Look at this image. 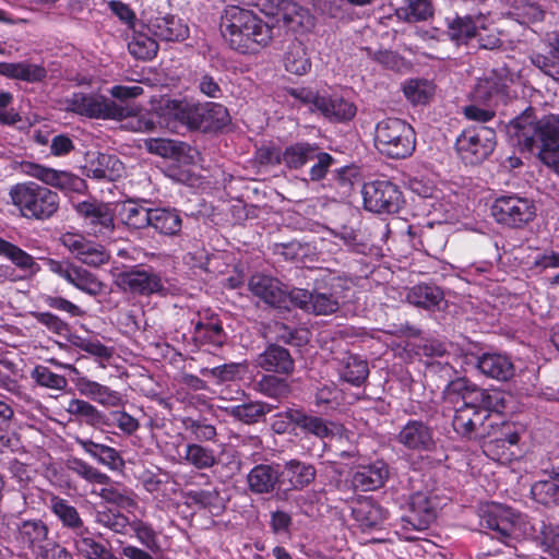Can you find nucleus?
Wrapping results in <instances>:
<instances>
[{
	"mask_svg": "<svg viewBox=\"0 0 559 559\" xmlns=\"http://www.w3.org/2000/svg\"><path fill=\"white\" fill-rule=\"evenodd\" d=\"M509 132L522 150H538L540 160L559 171V117L536 120L532 110L513 119Z\"/></svg>",
	"mask_w": 559,
	"mask_h": 559,
	"instance_id": "nucleus-1",
	"label": "nucleus"
},
{
	"mask_svg": "<svg viewBox=\"0 0 559 559\" xmlns=\"http://www.w3.org/2000/svg\"><path fill=\"white\" fill-rule=\"evenodd\" d=\"M222 34L228 46L242 55H255L273 39V26L253 11L228 5L222 16Z\"/></svg>",
	"mask_w": 559,
	"mask_h": 559,
	"instance_id": "nucleus-2",
	"label": "nucleus"
},
{
	"mask_svg": "<svg viewBox=\"0 0 559 559\" xmlns=\"http://www.w3.org/2000/svg\"><path fill=\"white\" fill-rule=\"evenodd\" d=\"M10 198L24 217L39 221L53 216L60 202L57 192L33 181L13 186Z\"/></svg>",
	"mask_w": 559,
	"mask_h": 559,
	"instance_id": "nucleus-3",
	"label": "nucleus"
},
{
	"mask_svg": "<svg viewBox=\"0 0 559 559\" xmlns=\"http://www.w3.org/2000/svg\"><path fill=\"white\" fill-rule=\"evenodd\" d=\"M374 145L381 154L390 158H406L415 151L416 134L406 121L400 118H386L376 126Z\"/></svg>",
	"mask_w": 559,
	"mask_h": 559,
	"instance_id": "nucleus-4",
	"label": "nucleus"
},
{
	"mask_svg": "<svg viewBox=\"0 0 559 559\" xmlns=\"http://www.w3.org/2000/svg\"><path fill=\"white\" fill-rule=\"evenodd\" d=\"M444 394L451 402L462 400L461 407H471L477 411L485 409L488 417L490 413H502L506 408V399L502 392L481 389L466 378H457L449 382L444 389Z\"/></svg>",
	"mask_w": 559,
	"mask_h": 559,
	"instance_id": "nucleus-5",
	"label": "nucleus"
},
{
	"mask_svg": "<svg viewBox=\"0 0 559 559\" xmlns=\"http://www.w3.org/2000/svg\"><path fill=\"white\" fill-rule=\"evenodd\" d=\"M68 111L92 119L121 120L130 115L132 109L122 107L115 100L98 94L73 93L63 102Z\"/></svg>",
	"mask_w": 559,
	"mask_h": 559,
	"instance_id": "nucleus-6",
	"label": "nucleus"
},
{
	"mask_svg": "<svg viewBox=\"0 0 559 559\" xmlns=\"http://www.w3.org/2000/svg\"><path fill=\"white\" fill-rule=\"evenodd\" d=\"M495 221L504 227L522 229L536 217V205L533 200L519 194H502L495 199L491 207Z\"/></svg>",
	"mask_w": 559,
	"mask_h": 559,
	"instance_id": "nucleus-7",
	"label": "nucleus"
},
{
	"mask_svg": "<svg viewBox=\"0 0 559 559\" xmlns=\"http://www.w3.org/2000/svg\"><path fill=\"white\" fill-rule=\"evenodd\" d=\"M496 133L489 128L466 129L455 141L459 158L465 165H479L493 152Z\"/></svg>",
	"mask_w": 559,
	"mask_h": 559,
	"instance_id": "nucleus-8",
	"label": "nucleus"
},
{
	"mask_svg": "<svg viewBox=\"0 0 559 559\" xmlns=\"http://www.w3.org/2000/svg\"><path fill=\"white\" fill-rule=\"evenodd\" d=\"M361 194L365 209L377 214L397 213L404 204V197L399 186L386 179L366 182Z\"/></svg>",
	"mask_w": 559,
	"mask_h": 559,
	"instance_id": "nucleus-9",
	"label": "nucleus"
},
{
	"mask_svg": "<svg viewBox=\"0 0 559 559\" xmlns=\"http://www.w3.org/2000/svg\"><path fill=\"white\" fill-rule=\"evenodd\" d=\"M23 170L26 175L64 193L75 192L83 194L87 190L85 180L69 171L57 170L36 163H25Z\"/></svg>",
	"mask_w": 559,
	"mask_h": 559,
	"instance_id": "nucleus-10",
	"label": "nucleus"
},
{
	"mask_svg": "<svg viewBox=\"0 0 559 559\" xmlns=\"http://www.w3.org/2000/svg\"><path fill=\"white\" fill-rule=\"evenodd\" d=\"M340 292H310L302 288H293L289 292L290 305L307 312L326 316L338 310L341 305Z\"/></svg>",
	"mask_w": 559,
	"mask_h": 559,
	"instance_id": "nucleus-11",
	"label": "nucleus"
},
{
	"mask_svg": "<svg viewBox=\"0 0 559 559\" xmlns=\"http://www.w3.org/2000/svg\"><path fill=\"white\" fill-rule=\"evenodd\" d=\"M61 245L80 262L98 267L108 263L110 255L106 249L82 234L64 233L60 237Z\"/></svg>",
	"mask_w": 559,
	"mask_h": 559,
	"instance_id": "nucleus-12",
	"label": "nucleus"
},
{
	"mask_svg": "<svg viewBox=\"0 0 559 559\" xmlns=\"http://www.w3.org/2000/svg\"><path fill=\"white\" fill-rule=\"evenodd\" d=\"M78 215L94 236H107L115 228L114 213L108 203L86 200L73 204Z\"/></svg>",
	"mask_w": 559,
	"mask_h": 559,
	"instance_id": "nucleus-13",
	"label": "nucleus"
},
{
	"mask_svg": "<svg viewBox=\"0 0 559 559\" xmlns=\"http://www.w3.org/2000/svg\"><path fill=\"white\" fill-rule=\"evenodd\" d=\"M395 441L412 452H431L436 448L433 429L425 421L411 419L395 436Z\"/></svg>",
	"mask_w": 559,
	"mask_h": 559,
	"instance_id": "nucleus-14",
	"label": "nucleus"
},
{
	"mask_svg": "<svg viewBox=\"0 0 559 559\" xmlns=\"http://www.w3.org/2000/svg\"><path fill=\"white\" fill-rule=\"evenodd\" d=\"M437 516L433 501L421 492L411 497L408 513L401 519L402 530L423 532L427 530Z\"/></svg>",
	"mask_w": 559,
	"mask_h": 559,
	"instance_id": "nucleus-15",
	"label": "nucleus"
},
{
	"mask_svg": "<svg viewBox=\"0 0 559 559\" xmlns=\"http://www.w3.org/2000/svg\"><path fill=\"white\" fill-rule=\"evenodd\" d=\"M116 284L124 292L148 296L164 289L158 274L150 270L132 269L120 272Z\"/></svg>",
	"mask_w": 559,
	"mask_h": 559,
	"instance_id": "nucleus-16",
	"label": "nucleus"
},
{
	"mask_svg": "<svg viewBox=\"0 0 559 559\" xmlns=\"http://www.w3.org/2000/svg\"><path fill=\"white\" fill-rule=\"evenodd\" d=\"M522 515L511 508L493 506L481 519V524L495 532V537L503 543L514 535Z\"/></svg>",
	"mask_w": 559,
	"mask_h": 559,
	"instance_id": "nucleus-17",
	"label": "nucleus"
},
{
	"mask_svg": "<svg viewBox=\"0 0 559 559\" xmlns=\"http://www.w3.org/2000/svg\"><path fill=\"white\" fill-rule=\"evenodd\" d=\"M248 286L254 296L270 306L288 308L290 305L289 292L287 293L282 284L272 276L254 274L250 277Z\"/></svg>",
	"mask_w": 559,
	"mask_h": 559,
	"instance_id": "nucleus-18",
	"label": "nucleus"
},
{
	"mask_svg": "<svg viewBox=\"0 0 559 559\" xmlns=\"http://www.w3.org/2000/svg\"><path fill=\"white\" fill-rule=\"evenodd\" d=\"M504 72V69L500 72L492 71L489 76L480 79L475 86V98L488 104V106L506 103L510 96L509 88L512 80Z\"/></svg>",
	"mask_w": 559,
	"mask_h": 559,
	"instance_id": "nucleus-19",
	"label": "nucleus"
},
{
	"mask_svg": "<svg viewBox=\"0 0 559 559\" xmlns=\"http://www.w3.org/2000/svg\"><path fill=\"white\" fill-rule=\"evenodd\" d=\"M191 324L193 325L192 337L195 343L221 347L226 342V333L216 314L205 312L202 316L198 313L197 319L191 320Z\"/></svg>",
	"mask_w": 559,
	"mask_h": 559,
	"instance_id": "nucleus-20",
	"label": "nucleus"
},
{
	"mask_svg": "<svg viewBox=\"0 0 559 559\" xmlns=\"http://www.w3.org/2000/svg\"><path fill=\"white\" fill-rule=\"evenodd\" d=\"M488 414L485 409L477 411L471 407H457L455 409L452 426L454 431L467 439L483 437L487 432L486 420Z\"/></svg>",
	"mask_w": 559,
	"mask_h": 559,
	"instance_id": "nucleus-21",
	"label": "nucleus"
},
{
	"mask_svg": "<svg viewBox=\"0 0 559 559\" xmlns=\"http://www.w3.org/2000/svg\"><path fill=\"white\" fill-rule=\"evenodd\" d=\"M276 15L277 20L294 33L304 34L314 26L310 11L292 0H280Z\"/></svg>",
	"mask_w": 559,
	"mask_h": 559,
	"instance_id": "nucleus-22",
	"label": "nucleus"
},
{
	"mask_svg": "<svg viewBox=\"0 0 559 559\" xmlns=\"http://www.w3.org/2000/svg\"><path fill=\"white\" fill-rule=\"evenodd\" d=\"M146 28L155 38L165 41H181L189 36V27L182 20L169 14L150 17Z\"/></svg>",
	"mask_w": 559,
	"mask_h": 559,
	"instance_id": "nucleus-23",
	"label": "nucleus"
},
{
	"mask_svg": "<svg viewBox=\"0 0 559 559\" xmlns=\"http://www.w3.org/2000/svg\"><path fill=\"white\" fill-rule=\"evenodd\" d=\"M165 111L175 120L187 126L189 129L209 131V124L205 123L203 105L189 104L181 100H166Z\"/></svg>",
	"mask_w": 559,
	"mask_h": 559,
	"instance_id": "nucleus-24",
	"label": "nucleus"
},
{
	"mask_svg": "<svg viewBox=\"0 0 559 559\" xmlns=\"http://www.w3.org/2000/svg\"><path fill=\"white\" fill-rule=\"evenodd\" d=\"M390 475L385 462L378 460L371 464L360 466L352 477L355 489L360 491H372L381 488Z\"/></svg>",
	"mask_w": 559,
	"mask_h": 559,
	"instance_id": "nucleus-25",
	"label": "nucleus"
},
{
	"mask_svg": "<svg viewBox=\"0 0 559 559\" xmlns=\"http://www.w3.org/2000/svg\"><path fill=\"white\" fill-rule=\"evenodd\" d=\"M75 443L98 464L110 471H121L124 467L120 452L112 447L81 437L75 438Z\"/></svg>",
	"mask_w": 559,
	"mask_h": 559,
	"instance_id": "nucleus-26",
	"label": "nucleus"
},
{
	"mask_svg": "<svg viewBox=\"0 0 559 559\" xmlns=\"http://www.w3.org/2000/svg\"><path fill=\"white\" fill-rule=\"evenodd\" d=\"M144 147L151 154L174 159L179 163H189L193 158L191 155V146L182 141L151 138L144 141Z\"/></svg>",
	"mask_w": 559,
	"mask_h": 559,
	"instance_id": "nucleus-27",
	"label": "nucleus"
},
{
	"mask_svg": "<svg viewBox=\"0 0 559 559\" xmlns=\"http://www.w3.org/2000/svg\"><path fill=\"white\" fill-rule=\"evenodd\" d=\"M84 171L90 178L115 181L122 177L124 166L116 155L98 153L96 157L90 159Z\"/></svg>",
	"mask_w": 559,
	"mask_h": 559,
	"instance_id": "nucleus-28",
	"label": "nucleus"
},
{
	"mask_svg": "<svg viewBox=\"0 0 559 559\" xmlns=\"http://www.w3.org/2000/svg\"><path fill=\"white\" fill-rule=\"evenodd\" d=\"M75 386L81 395L91 399L104 407H119L123 404V399L118 391L92 381L86 377H80L75 382Z\"/></svg>",
	"mask_w": 559,
	"mask_h": 559,
	"instance_id": "nucleus-29",
	"label": "nucleus"
},
{
	"mask_svg": "<svg viewBox=\"0 0 559 559\" xmlns=\"http://www.w3.org/2000/svg\"><path fill=\"white\" fill-rule=\"evenodd\" d=\"M477 368L486 377L498 381H508L515 372L511 358L498 353L483 354L477 359Z\"/></svg>",
	"mask_w": 559,
	"mask_h": 559,
	"instance_id": "nucleus-30",
	"label": "nucleus"
},
{
	"mask_svg": "<svg viewBox=\"0 0 559 559\" xmlns=\"http://www.w3.org/2000/svg\"><path fill=\"white\" fill-rule=\"evenodd\" d=\"M281 477L278 466L270 464L255 465L247 475V485L255 495H269L274 491Z\"/></svg>",
	"mask_w": 559,
	"mask_h": 559,
	"instance_id": "nucleus-31",
	"label": "nucleus"
},
{
	"mask_svg": "<svg viewBox=\"0 0 559 559\" xmlns=\"http://www.w3.org/2000/svg\"><path fill=\"white\" fill-rule=\"evenodd\" d=\"M260 368L267 372L289 374L294 371L295 362L289 352L280 345H270L257 358Z\"/></svg>",
	"mask_w": 559,
	"mask_h": 559,
	"instance_id": "nucleus-32",
	"label": "nucleus"
},
{
	"mask_svg": "<svg viewBox=\"0 0 559 559\" xmlns=\"http://www.w3.org/2000/svg\"><path fill=\"white\" fill-rule=\"evenodd\" d=\"M48 526L41 520H27L20 524L17 538L24 547L41 554L48 545Z\"/></svg>",
	"mask_w": 559,
	"mask_h": 559,
	"instance_id": "nucleus-33",
	"label": "nucleus"
},
{
	"mask_svg": "<svg viewBox=\"0 0 559 559\" xmlns=\"http://www.w3.org/2000/svg\"><path fill=\"white\" fill-rule=\"evenodd\" d=\"M148 227L163 236H177L182 228V218L177 209L151 207Z\"/></svg>",
	"mask_w": 559,
	"mask_h": 559,
	"instance_id": "nucleus-34",
	"label": "nucleus"
},
{
	"mask_svg": "<svg viewBox=\"0 0 559 559\" xmlns=\"http://www.w3.org/2000/svg\"><path fill=\"white\" fill-rule=\"evenodd\" d=\"M546 479L535 481L531 487V493L538 503L551 506L559 503V466L543 469Z\"/></svg>",
	"mask_w": 559,
	"mask_h": 559,
	"instance_id": "nucleus-35",
	"label": "nucleus"
},
{
	"mask_svg": "<svg viewBox=\"0 0 559 559\" xmlns=\"http://www.w3.org/2000/svg\"><path fill=\"white\" fill-rule=\"evenodd\" d=\"M73 545L85 559H119L102 543L97 542L87 526L73 535Z\"/></svg>",
	"mask_w": 559,
	"mask_h": 559,
	"instance_id": "nucleus-36",
	"label": "nucleus"
},
{
	"mask_svg": "<svg viewBox=\"0 0 559 559\" xmlns=\"http://www.w3.org/2000/svg\"><path fill=\"white\" fill-rule=\"evenodd\" d=\"M356 110L352 102L338 95H321V99L318 100V111L332 121H348L355 117Z\"/></svg>",
	"mask_w": 559,
	"mask_h": 559,
	"instance_id": "nucleus-37",
	"label": "nucleus"
},
{
	"mask_svg": "<svg viewBox=\"0 0 559 559\" xmlns=\"http://www.w3.org/2000/svg\"><path fill=\"white\" fill-rule=\"evenodd\" d=\"M0 75L27 83H38L46 79L47 70L40 64L27 61L0 62Z\"/></svg>",
	"mask_w": 559,
	"mask_h": 559,
	"instance_id": "nucleus-38",
	"label": "nucleus"
},
{
	"mask_svg": "<svg viewBox=\"0 0 559 559\" xmlns=\"http://www.w3.org/2000/svg\"><path fill=\"white\" fill-rule=\"evenodd\" d=\"M281 475L288 481V489L302 490L316 479L317 471L310 463L290 460L284 464Z\"/></svg>",
	"mask_w": 559,
	"mask_h": 559,
	"instance_id": "nucleus-39",
	"label": "nucleus"
},
{
	"mask_svg": "<svg viewBox=\"0 0 559 559\" xmlns=\"http://www.w3.org/2000/svg\"><path fill=\"white\" fill-rule=\"evenodd\" d=\"M49 509L61 522L62 527L71 531L73 535L85 527L79 511L67 499L59 496H51L49 499Z\"/></svg>",
	"mask_w": 559,
	"mask_h": 559,
	"instance_id": "nucleus-40",
	"label": "nucleus"
},
{
	"mask_svg": "<svg viewBox=\"0 0 559 559\" xmlns=\"http://www.w3.org/2000/svg\"><path fill=\"white\" fill-rule=\"evenodd\" d=\"M228 416L247 425L258 423L264 415L273 409V406L264 402L250 401L238 405L218 406Z\"/></svg>",
	"mask_w": 559,
	"mask_h": 559,
	"instance_id": "nucleus-41",
	"label": "nucleus"
},
{
	"mask_svg": "<svg viewBox=\"0 0 559 559\" xmlns=\"http://www.w3.org/2000/svg\"><path fill=\"white\" fill-rule=\"evenodd\" d=\"M288 416L295 425L307 433H311L318 438L325 439L335 435L338 427L321 417L305 414L302 411L290 412Z\"/></svg>",
	"mask_w": 559,
	"mask_h": 559,
	"instance_id": "nucleus-42",
	"label": "nucleus"
},
{
	"mask_svg": "<svg viewBox=\"0 0 559 559\" xmlns=\"http://www.w3.org/2000/svg\"><path fill=\"white\" fill-rule=\"evenodd\" d=\"M186 504L207 509L212 514H219L225 508L224 499L218 489H198L183 492Z\"/></svg>",
	"mask_w": 559,
	"mask_h": 559,
	"instance_id": "nucleus-43",
	"label": "nucleus"
},
{
	"mask_svg": "<svg viewBox=\"0 0 559 559\" xmlns=\"http://www.w3.org/2000/svg\"><path fill=\"white\" fill-rule=\"evenodd\" d=\"M66 412L79 420L84 421L92 427H98L107 424L106 415L95 405L85 400L72 399L69 401Z\"/></svg>",
	"mask_w": 559,
	"mask_h": 559,
	"instance_id": "nucleus-44",
	"label": "nucleus"
},
{
	"mask_svg": "<svg viewBox=\"0 0 559 559\" xmlns=\"http://www.w3.org/2000/svg\"><path fill=\"white\" fill-rule=\"evenodd\" d=\"M0 255L7 258L17 269L29 275H35L40 270V266L35 262L34 258L29 253L1 237Z\"/></svg>",
	"mask_w": 559,
	"mask_h": 559,
	"instance_id": "nucleus-45",
	"label": "nucleus"
},
{
	"mask_svg": "<svg viewBox=\"0 0 559 559\" xmlns=\"http://www.w3.org/2000/svg\"><path fill=\"white\" fill-rule=\"evenodd\" d=\"M443 299V293L435 285L419 284L408 289L406 300L416 307L435 309Z\"/></svg>",
	"mask_w": 559,
	"mask_h": 559,
	"instance_id": "nucleus-46",
	"label": "nucleus"
},
{
	"mask_svg": "<svg viewBox=\"0 0 559 559\" xmlns=\"http://www.w3.org/2000/svg\"><path fill=\"white\" fill-rule=\"evenodd\" d=\"M314 154H317L316 144L298 142L287 146L277 160L288 168L298 169L311 162Z\"/></svg>",
	"mask_w": 559,
	"mask_h": 559,
	"instance_id": "nucleus-47",
	"label": "nucleus"
},
{
	"mask_svg": "<svg viewBox=\"0 0 559 559\" xmlns=\"http://www.w3.org/2000/svg\"><path fill=\"white\" fill-rule=\"evenodd\" d=\"M69 276L67 280L69 284L90 296L95 297L104 289L103 282L82 266L74 264Z\"/></svg>",
	"mask_w": 559,
	"mask_h": 559,
	"instance_id": "nucleus-48",
	"label": "nucleus"
},
{
	"mask_svg": "<svg viewBox=\"0 0 559 559\" xmlns=\"http://www.w3.org/2000/svg\"><path fill=\"white\" fill-rule=\"evenodd\" d=\"M151 207H145L132 200L123 202L119 211V217L130 228L141 229L148 227Z\"/></svg>",
	"mask_w": 559,
	"mask_h": 559,
	"instance_id": "nucleus-49",
	"label": "nucleus"
},
{
	"mask_svg": "<svg viewBox=\"0 0 559 559\" xmlns=\"http://www.w3.org/2000/svg\"><path fill=\"white\" fill-rule=\"evenodd\" d=\"M340 374L344 381L358 386L368 378V364L357 355H347L343 359Z\"/></svg>",
	"mask_w": 559,
	"mask_h": 559,
	"instance_id": "nucleus-50",
	"label": "nucleus"
},
{
	"mask_svg": "<svg viewBox=\"0 0 559 559\" xmlns=\"http://www.w3.org/2000/svg\"><path fill=\"white\" fill-rule=\"evenodd\" d=\"M284 67L286 71L304 75L311 69V61L305 46L301 43H293L284 57Z\"/></svg>",
	"mask_w": 559,
	"mask_h": 559,
	"instance_id": "nucleus-51",
	"label": "nucleus"
},
{
	"mask_svg": "<svg viewBox=\"0 0 559 559\" xmlns=\"http://www.w3.org/2000/svg\"><path fill=\"white\" fill-rule=\"evenodd\" d=\"M183 460L197 469H210L217 464L215 451L199 443L186 445Z\"/></svg>",
	"mask_w": 559,
	"mask_h": 559,
	"instance_id": "nucleus-52",
	"label": "nucleus"
},
{
	"mask_svg": "<svg viewBox=\"0 0 559 559\" xmlns=\"http://www.w3.org/2000/svg\"><path fill=\"white\" fill-rule=\"evenodd\" d=\"M98 495L106 502L116 504L128 512L138 508L135 495L130 489L120 488L109 483L106 487L100 489Z\"/></svg>",
	"mask_w": 559,
	"mask_h": 559,
	"instance_id": "nucleus-53",
	"label": "nucleus"
},
{
	"mask_svg": "<svg viewBox=\"0 0 559 559\" xmlns=\"http://www.w3.org/2000/svg\"><path fill=\"white\" fill-rule=\"evenodd\" d=\"M67 467L70 472L90 484L108 485L111 481L107 474L82 459L72 457L68 460Z\"/></svg>",
	"mask_w": 559,
	"mask_h": 559,
	"instance_id": "nucleus-54",
	"label": "nucleus"
},
{
	"mask_svg": "<svg viewBox=\"0 0 559 559\" xmlns=\"http://www.w3.org/2000/svg\"><path fill=\"white\" fill-rule=\"evenodd\" d=\"M353 513L362 528L378 527L386 520V512L379 504L372 502L360 503L353 509Z\"/></svg>",
	"mask_w": 559,
	"mask_h": 559,
	"instance_id": "nucleus-55",
	"label": "nucleus"
},
{
	"mask_svg": "<svg viewBox=\"0 0 559 559\" xmlns=\"http://www.w3.org/2000/svg\"><path fill=\"white\" fill-rule=\"evenodd\" d=\"M94 521L96 524L121 535H126L128 533V527L131 522L128 516L121 512L108 508L97 510L94 514Z\"/></svg>",
	"mask_w": 559,
	"mask_h": 559,
	"instance_id": "nucleus-56",
	"label": "nucleus"
},
{
	"mask_svg": "<svg viewBox=\"0 0 559 559\" xmlns=\"http://www.w3.org/2000/svg\"><path fill=\"white\" fill-rule=\"evenodd\" d=\"M396 15L409 23L426 21L432 16V5L429 0H406L405 4L396 10Z\"/></svg>",
	"mask_w": 559,
	"mask_h": 559,
	"instance_id": "nucleus-57",
	"label": "nucleus"
},
{
	"mask_svg": "<svg viewBox=\"0 0 559 559\" xmlns=\"http://www.w3.org/2000/svg\"><path fill=\"white\" fill-rule=\"evenodd\" d=\"M129 52L136 59L150 60L154 58L158 51L156 38L146 34L135 33L128 44Z\"/></svg>",
	"mask_w": 559,
	"mask_h": 559,
	"instance_id": "nucleus-58",
	"label": "nucleus"
},
{
	"mask_svg": "<svg viewBox=\"0 0 559 559\" xmlns=\"http://www.w3.org/2000/svg\"><path fill=\"white\" fill-rule=\"evenodd\" d=\"M477 27L471 16H456L448 22V33L457 44L476 36Z\"/></svg>",
	"mask_w": 559,
	"mask_h": 559,
	"instance_id": "nucleus-59",
	"label": "nucleus"
},
{
	"mask_svg": "<svg viewBox=\"0 0 559 559\" xmlns=\"http://www.w3.org/2000/svg\"><path fill=\"white\" fill-rule=\"evenodd\" d=\"M403 91L414 105L426 104L435 94V85L428 80H409Z\"/></svg>",
	"mask_w": 559,
	"mask_h": 559,
	"instance_id": "nucleus-60",
	"label": "nucleus"
},
{
	"mask_svg": "<svg viewBox=\"0 0 559 559\" xmlns=\"http://www.w3.org/2000/svg\"><path fill=\"white\" fill-rule=\"evenodd\" d=\"M538 539L544 552L548 554L552 559H559V525L542 522Z\"/></svg>",
	"mask_w": 559,
	"mask_h": 559,
	"instance_id": "nucleus-61",
	"label": "nucleus"
},
{
	"mask_svg": "<svg viewBox=\"0 0 559 559\" xmlns=\"http://www.w3.org/2000/svg\"><path fill=\"white\" fill-rule=\"evenodd\" d=\"M257 390L272 399L286 397L290 393V386L287 381L275 376H263L257 382Z\"/></svg>",
	"mask_w": 559,
	"mask_h": 559,
	"instance_id": "nucleus-62",
	"label": "nucleus"
},
{
	"mask_svg": "<svg viewBox=\"0 0 559 559\" xmlns=\"http://www.w3.org/2000/svg\"><path fill=\"white\" fill-rule=\"evenodd\" d=\"M32 379L40 386L52 390H64L68 381L64 376L52 372L48 367L38 365L31 372Z\"/></svg>",
	"mask_w": 559,
	"mask_h": 559,
	"instance_id": "nucleus-63",
	"label": "nucleus"
},
{
	"mask_svg": "<svg viewBox=\"0 0 559 559\" xmlns=\"http://www.w3.org/2000/svg\"><path fill=\"white\" fill-rule=\"evenodd\" d=\"M132 109V112L121 120L127 119L123 124V128L132 131V132H153L156 129L157 121L155 120V115L153 114H138V109L133 106H128Z\"/></svg>",
	"mask_w": 559,
	"mask_h": 559,
	"instance_id": "nucleus-64",
	"label": "nucleus"
}]
</instances>
